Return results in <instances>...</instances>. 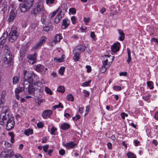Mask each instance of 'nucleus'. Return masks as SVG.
<instances>
[{
    "label": "nucleus",
    "instance_id": "nucleus-1",
    "mask_svg": "<svg viewBox=\"0 0 158 158\" xmlns=\"http://www.w3.org/2000/svg\"><path fill=\"white\" fill-rule=\"evenodd\" d=\"M23 85H30L39 79L38 76L31 71H23Z\"/></svg>",
    "mask_w": 158,
    "mask_h": 158
},
{
    "label": "nucleus",
    "instance_id": "nucleus-2",
    "mask_svg": "<svg viewBox=\"0 0 158 158\" xmlns=\"http://www.w3.org/2000/svg\"><path fill=\"white\" fill-rule=\"evenodd\" d=\"M34 0H24L21 4H20L19 7L21 12H25L29 10L33 5Z\"/></svg>",
    "mask_w": 158,
    "mask_h": 158
},
{
    "label": "nucleus",
    "instance_id": "nucleus-3",
    "mask_svg": "<svg viewBox=\"0 0 158 158\" xmlns=\"http://www.w3.org/2000/svg\"><path fill=\"white\" fill-rule=\"evenodd\" d=\"M19 35L16 27L13 26L8 35L9 41L11 42H14L18 38Z\"/></svg>",
    "mask_w": 158,
    "mask_h": 158
},
{
    "label": "nucleus",
    "instance_id": "nucleus-4",
    "mask_svg": "<svg viewBox=\"0 0 158 158\" xmlns=\"http://www.w3.org/2000/svg\"><path fill=\"white\" fill-rule=\"evenodd\" d=\"M45 11L43 9V6L42 5L39 4H36L34 8L32 10L31 13L34 15H38L40 13H43V11Z\"/></svg>",
    "mask_w": 158,
    "mask_h": 158
},
{
    "label": "nucleus",
    "instance_id": "nucleus-5",
    "mask_svg": "<svg viewBox=\"0 0 158 158\" xmlns=\"http://www.w3.org/2000/svg\"><path fill=\"white\" fill-rule=\"evenodd\" d=\"M23 88L24 92L27 94L33 93L36 90L33 84L30 85H24Z\"/></svg>",
    "mask_w": 158,
    "mask_h": 158
},
{
    "label": "nucleus",
    "instance_id": "nucleus-6",
    "mask_svg": "<svg viewBox=\"0 0 158 158\" xmlns=\"http://www.w3.org/2000/svg\"><path fill=\"white\" fill-rule=\"evenodd\" d=\"M12 57V55L10 52H6L4 59V63L7 64L9 66L12 64L13 62Z\"/></svg>",
    "mask_w": 158,
    "mask_h": 158
},
{
    "label": "nucleus",
    "instance_id": "nucleus-7",
    "mask_svg": "<svg viewBox=\"0 0 158 158\" xmlns=\"http://www.w3.org/2000/svg\"><path fill=\"white\" fill-rule=\"evenodd\" d=\"M32 84L36 90L38 91L40 93H42L43 92L42 84L38 80L34 82Z\"/></svg>",
    "mask_w": 158,
    "mask_h": 158
},
{
    "label": "nucleus",
    "instance_id": "nucleus-8",
    "mask_svg": "<svg viewBox=\"0 0 158 158\" xmlns=\"http://www.w3.org/2000/svg\"><path fill=\"white\" fill-rule=\"evenodd\" d=\"M6 129L7 130H10L14 127V120L13 118H10L6 122Z\"/></svg>",
    "mask_w": 158,
    "mask_h": 158
},
{
    "label": "nucleus",
    "instance_id": "nucleus-9",
    "mask_svg": "<svg viewBox=\"0 0 158 158\" xmlns=\"http://www.w3.org/2000/svg\"><path fill=\"white\" fill-rule=\"evenodd\" d=\"M5 110V113H2L1 114V115L2 116V117L0 119V124L1 125H2L4 123L7 122V117H6L5 114L8 111L9 108L7 106H4L3 107V110Z\"/></svg>",
    "mask_w": 158,
    "mask_h": 158
},
{
    "label": "nucleus",
    "instance_id": "nucleus-10",
    "mask_svg": "<svg viewBox=\"0 0 158 158\" xmlns=\"http://www.w3.org/2000/svg\"><path fill=\"white\" fill-rule=\"evenodd\" d=\"M6 95V92L5 90L2 91L0 97V108H2L5 102V98Z\"/></svg>",
    "mask_w": 158,
    "mask_h": 158
},
{
    "label": "nucleus",
    "instance_id": "nucleus-11",
    "mask_svg": "<svg viewBox=\"0 0 158 158\" xmlns=\"http://www.w3.org/2000/svg\"><path fill=\"white\" fill-rule=\"evenodd\" d=\"M17 15V11L15 10H12L9 14V17L8 19L9 22L12 21L15 18Z\"/></svg>",
    "mask_w": 158,
    "mask_h": 158
},
{
    "label": "nucleus",
    "instance_id": "nucleus-12",
    "mask_svg": "<svg viewBox=\"0 0 158 158\" xmlns=\"http://www.w3.org/2000/svg\"><path fill=\"white\" fill-rule=\"evenodd\" d=\"M34 69L38 72H44L47 70V68H45L44 66L41 64H38L35 66Z\"/></svg>",
    "mask_w": 158,
    "mask_h": 158
},
{
    "label": "nucleus",
    "instance_id": "nucleus-13",
    "mask_svg": "<svg viewBox=\"0 0 158 158\" xmlns=\"http://www.w3.org/2000/svg\"><path fill=\"white\" fill-rule=\"evenodd\" d=\"M62 39V37L61 34H58L56 35L54 39L51 42V45L52 46H53L56 43L59 42Z\"/></svg>",
    "mask_w": 158,
    "mask_h": 158
},
{
    "label": "nucleus",
    "instance_id": "nucleus-14",
    "mask_svg": "<svg viewBox=\"0 0 158 158\" xmlns=\"http://www.w3.org/2000/svg\"><path fill=\"white\" fill-rule=\"evenodd\" d=\"M52 113V111L51 110H46L43 112L42 117L44 118H47L50 117Z\"/></svg>",
    "mask_w": 158,
    "mask_h": 158
},
{
    "label": "nucleus",
    "instance_id": "nucleus-15",
    "mask_svg": "<svg viewBox=\"0 0 158 158\" xmlns=\"http://www.w3.org/2000/svg\"><path fill=\"white\" fill-rule=\"evenodd\" d=\"M120 44L119 42H117L113 45L111 47V49L114 53H116L118 51L120 48Z\"/></svg>",
    "mask_w": 158,
    "mask_h": 158
},
{
    "label": "nucleus",
    "instance_id": "nucleus-16",
    "mask_svg": "<svg viewBox=\"0 0 158 158\" xmlns=\"http://www.w3.org/2000/svg\"><path fill=\"white\" fill-rule=\"evenodd\" d=\"M64 145L67 149H73L75 148V146L76 145V144L74 142L71 141L68 143H66L64 144Z\"/></svg>",
    "mask_w": 158,
    "mask_h": 158
},
{
    "label": "nucleus",
    "instance_id": "nucleus-17",
    "mask_svg": "<svg viewBox=\"0 0 158 158\" xmlns=\"http://www.w3.org/2000/svg\"><path fill=\"white\" fill-rule=\"evenodd\" d=\"M70 21L67 19H64L62 22L61 28L63 29H66L70 24Z\"/></svg>",
    "mask_w": 158,
    "mask_h": 158
},
{
    "label": "nucleus",
    "instance_id": "nucleus-18",
    "mask_svg": "<svg viewBox=\"0 0 158 158\" xmlns=\"http://www.w3.org/2000/svg\"><path fill=\"white\" fill-rule=\"evenodd\" d=\"M57 11H59V13L57 14V15L55 18V22L56 23H58L60 22V20L62 18V16L61 14V13L62 12V10L59 8H58L57 10Z\"/></svg>",
    "mask_w": 158,
    "mask_h": 158
},
{
    "label": "nucleus",
    "instance_id": "nucleus-19",
    "mask_svg": "<svg viewBox=\"0 0 158 158\" xmlns=\"http://www.w3.org/2000/svg\"><path fill=\"white\" fill-rule=\"evenodd\" d=\"M85 46L83 45H80L76 47L74 49V51L77 52L79 53L84 51L85 50Z\"/></svg>",
    "mask_w": 158,
    "mask_h": 158
},
{
    "label": "nucleus",
    "instance_id": "nucleus-20",
    "mask_svg": "<svg viewBox=\"0 0 158 158\" xmlns=\"http://www.w3.org/2000/svg\"><path fill=\"white\" fill-rule=\"evenodd\" d=\"M111 57L110 55L108 56V55H105L103 57L104 59L105 60L104 61H102L103 65H105L106 66H108V67L109 66V63L108 61V58H109L110 57Z\"/></svg>",
    "mask_w": 158,
    "mask_h": 158
},
{
    "label": "nucleus",
    "instance_id": "nucleus-21",
    "mask_svg": "<svg viewBox=\"0 0 158 158\" xmlns=\"http://www.w3.org/2000/svg\"><path fill=\"white\" fill-rule=\"evenodd\" d=\"M69 124L67 123H62L61 125V128L63 130H66L69 129L70 127Z\"/></svg>",
    "mask_w": 158,
    "mask_h": 158
},
{
    "label": "nucleus",
    "instance_id": "nucleus-22",
    "mask_svg": "<svg viewBox=\"0 0 158 158\" xmlns=\"http://www.w3.org/2000/svg\"><path fill=\"white\" fill-rule=\"evenodd\" d=\"M46 19V12L45 11H43L41 16V20L43 24H44Z\"/></svg>",
    "mask_w": 158,
    "mask_h": 158
},
{
    "label": "nucleus",
    "instance_id": "nucleus-23",
    "mask_svg": "<svg viewBox=\"0 0 158 158\" xmlns=\"http://www.w3.org/2000/svg\"><path fill=\"white\" fill-rule=\"evenodd\" d=\"M37 55V53L35 52L33 55H28L27 57L29 59H31L36 61V56Z\"/></svg>",
    "mask_w": 158,
    "mask_h": 158
},
{
    "label": "nucleus",
    "instance_id": "nucleus-24",
    "mask_svg": "<svg viewBox=\"0 0 158 158\" xmlns=\"http://www.w3.org/2000/svg\"><path fill=\"white\" fill-rule=\"evenodd\" d=\"M73 53L74 56H73V59L75 61H77L79 59V55L80 53L78 52H77L74 50Z\"/></svg>",
    "mask_w": 158,
    "mask_h": 158
},
{
    "label": "nucleus",
    "instance_id": "nucleus-25",
    "mask_svg": "<svg viewBox=\"0 0 158 158\" xmlns=\"http://www.w3.org/2000/svg\"><path fill=\"white\" fill-rule=\"evenodd\" d=\"M118 31L120 35L119 37V39L120 40L123 41L125 38V35L123 32V31L121 30H118Z\"/></svg>",
    "mask_w": 158,
    "mask_h": 158
},
{
    "label": "nucleus",
    "instance_id": "nucleus-26",
    "mask_svg": "<svg viewBox=\"0 0 158 158\" xmlns=\"http://www.w3.org/2000/svg\"><path fill=\"white\" fill-rule=\"evenodd\" d=\"M9 152L7 153L6 152H2L1 153L0 155V157L1 158H9Z\"/></svg>",
    "mask_w": 158,
    "mask_h": 158
},
{
    "label": "nucleus",
    "instance_id": "nucleus-27",
    "mask_svg": "<svg viewBox=\"0 0 158 158\" xmlns=\"http://www.w3.org/2000/svg\"><path fill=\"white\" fill-rule=\"evenodd\" d=\"M24 134L27 136H29L30 135H31L33 133V131L32 129H28L25 130Z\"/></svg>",
    "mask_w": 158,
    "mask_h": 158
},
{
    "label": "nucleus",
    "instance_id": "nucleus-28",
    "mask_svg": "<svg viewBox=\"0 0 158 158\" xmlns=\"http://www.w3.org/2000/svg\"><path fill=\"white\" fill-rule=\"evenodd\" d=\"M23 91H24L23 87V88L20 87H19L16 88L15 89V94H19L20 93Z\"/></svg>",
    "mask_w": 158,
    "mask_h": 158
},
{
    "label": "nucleus",
    "instance_id": "nucleus-29",
    "mask_svg": "<svg viewBox=\"0 0 158 158\" xmlns=\"http://www.w3.org/2000/svg\"><path fill=\"white\" fill-rule=\"evenodd\" d=\"M61 107V108H63V106L60 102H59L58 105L54 106L52 108V110H55L56 109L59 108Z\"/></svg>",
    "mask_w": 158,
    "mask_h": 158
},
{
    "label": "nucleus",
    "instance_id": "nucleus-30",
    "mask_svg": "<svg viewBox=\"0 0 158 158\" xmlns=\"http://www.w3.org/2000/svg\"><path fill=\"white\" fill-rule=\"evenodd\" d=\"M127 49L128 55V57L127 60V62L128 64H129L131 60V52L129 48H127Z\"/></svg>",
    "mask_w": 158,
    "mask_h": 158
},
{
    "label": "nucleus",
    "instance_id": "nucleus-31",
    "mask_svg": "<svg viewBox=\"0 0 158 158\" xmlns=\"http://www.w3.org/2000/svg\"><path fill=\"white\" fill-rule=\"evenodd\" d=\"M65 58V56L63 55L61 58H55L54 60L56 62H61L64 61V59Z\"/></svg>",
    "mask_w": 158,
    "mask_h": 158
},
{
    "label": "nucleus",
    "instance_id": "nucleus-32",
    "mask_svg": "<svg viewBox=\"0 0 158 158\" xmlns=\"http://www.w3.org/2000/svg\"><path fill=\"white\" fill-rule=\"evenodd\" d=\"M127 156L128 158H136V156L131 152H128L127 154Z\"/></svg>",
    "mask_w": 158,
    "mask_h": 158
},
{
    "label": "nucleus",
    "instance_id": "nucleus-33",
    "mask_svg": "<svg viewBox=\"0 0 158 158\" xmlns=\"http://www.w3.org/2000/svg\"><path fill=\"white\" fill-rule=\"evenodd\" d=\"M8 36L7 32H4L2 35L1 37L0 38V40H4L6 41V39Z\"/></svg>",
    "mask_w": 158,
    "mask_h": 158
},
{
    "label": "nucleus",
    "instance_id": "nucleus-34",
    "mask_svg": "<svg viewBox=\"0 0 158 158\" xmlns=\"http://www.w3.org/2000/svg\"><path fill=\"white\" fill-rule=\"evenodd\" d=\"M46 39L47 38L45 36H43L41 37L39 42L42 45L43 44L45 43Z\"/></svg>",
    "mask_w": 158,
    "mask_h": 158
},
{
    "label": "nucleus",
    "instance_id": "nucleus-35",
    "mask_svg": "<svg viewBox=\"0 0 158 158\" xmlns=\"http://www.w3.org/2000/svg\"><path fill=\"white\" fill-rule=\"evenodd\" d=\"M108 68V66H106L103 65L100 69V72L102 73H104L106 71V69Z\"/></svg>",
    "mask_w": 158,
    "mask_h": 158
},
{
    "label": "nucleus",
    "instance_id": "nucleus-36",
    "mask_svg": "<svg viewBox=\"0 0 158 158\" xmlns=\"http://www.w3.org/2000/svg\"><path fill=\"white\" fill-rule=\"evenodd\" d=\"M9 135L11 137L10 141L11 143H13L15 141V140L14 139V137H15V135L14 133L12 132H10L9 133Z\"/></svg>",
    "mask_w": 158,
    "mask_h": 158
},
{
    "label": "nucleus",
    "instance_id": "nucleus-37",
    "mask_svg": "<svg viewBox=\"0 0 158 158\" xmlns=\"http://www.w3.org/2000/svg\"><path fill=\"white\" fill-rule=\"evenodd\" d=\"M57 91L59 92L64 93L65 91L64 88L63 86H59L57 88Z\"/></svg>",
    "mask_w": 158,
    "mask_h": 158
},
{
    "label": "nucleus",
    "instance_id": "nucleus-38",
    "mask_svg": "<svg viewBox=\"0 0 158 158\" xmlns=\"http://www.w3.org/2000/svg\"><path fill=\"white\" fill-rule=\"evenodd\" d=\"M147 86L151 89H152L153 88V83L151 81H148L147 82Z\"/></svg>",
    "mask_w": 158,
    "mask_h": 158
},
{
    "label": "nucleus",
    "instance_id": "nucleus-39",
    "mask_svg": "<svg viewBox=\"0 0 158 158\" xmlns=\"http://www.w3.org/2000/svg\"><path fill=\"white\" fill-rule=\"evenodd\" d=\"M38 25V23L37 22L32 23L31 25V27L34 30L37 27Z\"/></svg>",
    "mask_w": 158,
    "mask_h": 158
},
{
    "label": "nucleus",
    "instance_id": "nucleus-40",
    "mask_svg": "<svg viewBox=\"0 0 158 158\" xmlns=\"http://www.w3.org/2000/svg\"><path fill=\"white\" fill-rule=\"evenodd\" d=\"M57 131V128L54 127H52L51 130L50 134L52 135H55V132Z\"/></svg>",
    "mask_w": 158,
    "mask_h": 158
},
{
    "label": "nucleus",
    "instance_id": "nucleus-41",
    "mask_svg": "<svg viewBox=\"0 0 158 158\" xmlns=\"http://www.w3.org/2000/svg\"><path fill=\"white\" fill-rule=\"evenodd\" d=\"M19 78L17 76H15L13 78V83L14 84H17L19 81Z\"/></svg>",
    "mask_w": 158,
    "mask_h": 158
},
{
    "label": "nucleus",
    "instance_id": "nucleus-42",
    "mask_svg": "<svg viewBox=\"0 0 158 158\" xmlns=\"http://www.w3.org/2000/svg\"><path fill=\"white\" fill-rule=\"evenodd\" d=\"M67 99L68 100L72 101L74 100L73 96L71 94H69L67 96Z\"/></svg>",
    "mask_w": 158,
    "mask_h": 158
},
{
    "label": "nucleus",
    "instance_id": "nucleus-43",
    "mask_svg": "<svg viewBox=\"0 0 158 158\" xmlns=\"http://www.w3.org/2000/svg\"><path fill=\"white\" fill-rule=\"evenodd\" d=\"M65 68L64 67H61L59 70V73L61 75L64 74V71Z\"/></svg>",
    "mask_w": 158,
    "mask_h": 158
},
{
    "label": "nucleus",
    "instance_id": "nucleus-44",
    "mask_svg": "<svg viewBox=\"0 0 158 158\" xmlns=\"http://www.w3.org/2000/svg\"><path fill=\"white\" fill-rule=\"evenodd\" d=\"M56 2V0H46V2L47 4L55 3Z\"/></svg>",
    "mask_w": 158,
    "mask_h": 158
},
{
    "label": "nucleus",
    "instance_id": "nucleus-45",
    "mask_svg": "<svg viewBox=\"0 0 158 158\" xmlns=\"http://www.w3.org/2000/svg\"><path fill=\"white\" fill-rule=\"evenodd\" d=\"M42 45L39 42L36 44L34 47L33 49L35 50H37Z\"/></svg>",
    "mask_w": 158,
    "mask_h": 158
},
{
    "label": "nucleus",
    "instance_id": "nucleus-46",
    "mask_svg": "<svg viewBox=\"0 0 158 158\" xmlns=\"http://www.w3.org/2000/svg\"><path fill=\"white\" fill-rule=\"evenodd\" d=\"M113 89L114 90L116 91H119L122 89L121 87L117 85L114 86L113 87Z\"/></svg>",
    "mask_w": 158,
    "mask_h": 158
},
{
    "label": "nucleus",
    "instance_id": "nucleus-47",
    "mask_svg": "<svg viewBox=\"0 0 158 158\" xmlns=\"http://www.w3.org/2000/svg\"><path fill=\"white\" fill-rule=\"evenodd\" d=\"M45 91L46 93L49 94L50 95H51L52 94V92L51 91V89L48 88V87H46L45 88Z\"/></svg>",
    "mask_w": 158,
    "mask_h": 158
},
{
    "label": "nucleus",
    "instance_id": "nucleus-48",
    "mask_svg": "<svg viewBox=\"0 0 158 158\" xmlns=\"http://www.w3.org/2000/svg\"><path fill=\"white\" fill-rule=\"evenodd\" d=\"M91 82V80L82 83V85L84 86H87L89 85L90 83Z\"/></svg>",
    "mask_w": 158,
    "mask_h": 158
},
{
    "label": "nucleus",
    "instance_id": "nucleus-49",
    "mask_svg": "<svg viewBox=\"0 0 158 158\" xmlns=\"http://www.w3.org/2000/svg\"><path fill=\"white\" fill-rule=\"evenodd\" d=\"M69 11L71 14H74L76 13V10L75 8H71L69 9Z\"/></svg>",
    "mask_w": 158,
    "mask_h": 158
},
{
    "label": "nucleus",
    "instance_id": "nucleus-50",
    "mask_svg": "<svg viewBox=\"0 0 158 158\" xmlns=\"http://www.w3.org/2000/svg\"><path fill=\"white\" fill-rule=\"evenodd\" d=\"M37 126L39 128H42L44 126L43 123L42 122H40L37 124Z\"/></svg>",
    "mask_w": 158,
    "mask_h": 158
},
{
    "label": "nucleus",
    "instance_id": "nucleus-51",
    "mask_svg": "<svg viewBox=\"0 0 158 158\" xmlns=\"http://www.w3.org/2000/svg\"><path fill=\"white\" fill-rule=\"evenodd\" d=\"M84 21L85 23V25H87L89 21L90 20V19L89 17L86 18L85 17L84 18Z\"/></svg>",
    "mask_w": 158,
    "mask_h": 158
},
{
    "label": "nucleus",
    "instance_id": "nucleus-52",
    "mask_svg": "<svg viewBox=\"0 0 158 158\" xmlns=\"http://www.w3.org/2000/svg\"><path fill=\"white\" fill-rule=\"evenodd\" d=\"M83 92L85 94V97H88L89 95V91L86 90H84L83 91Z\"/></svg>",
    "mask_w": 158,
    "mask_h": 158
},
{
    "label": "nucleus",
    "instance_id": "nucleus-53",
    "mask_svg": "<svg viewBox=\"0 0 158 158\" xmlns=\"http://www.w3.org/2000/svg\"><path fill=\"white\" fill-rule=\"evenodd\" d=\"M56 13H57V14H58V13H59V11H57V10L56 11H54L52 13L50 14V17L51 18H53L55 15Z\"/></svg>",
    "mask_w": 158,
    "mask_h": 158
},
{
    "label": "nucleus",
    "instance_id": "nucleus-54",
    "mask_svg": "<svg viewBox=\"0 0 158 158\" xmlns=\"http://www.w3.org/2000/svg\"><path fill=\"white\" fill-rule=\"evenodd\" d=\"M9 158H15V154H14L13 151L11 152L9 154Z\"/></svg>",
    "mask_w": 158,
    "mask_h": 158
},
{
    "label": "nucleus",
    "instance_id": "nucleus-55",
    "mask_svg": "<svg viewBox=\"0 0 158 158\" xmlns=\"http://www.w3.org/2000/svg\"><path fill=\"white\" fill-rule=\"evenodd\" d=\"M50 29V27L49 26H46L44 27L43 30L45 31H49Z\"/></svg>",
    "mask_w": 158,
    "mask_h": 158
},
{
    "label": "nucleus",
    "instance_id": "nucleus-56",
    "mask_svg": "<svg viewBox=\"0 0 158 158\" xmlns=\"http://www.w3.org/2000/svg\"><path fill=\"white\" fill-rule=\"evenodd\" d=\"M71 20L73 24H74L76 22V19L74 16H73L71 17Z\"/></svg>",
    "mask_w": 158,
    "mask_h": 158
},
{
    "label": "nucleus",
    "instance_id": "nucleus-57",
    "mask_svg": "<svg viewBox=\"0 0 158 158\" xmlns=\"http://www.w3.org/2000/svg\"><path fill=\"white\" fill-rule=\"evenodd\" d=\"M151 96V95H150L149 94L148 95L146 96H145L143 97V99L144 100H145L146 101H147L149 100V99L150 98Z\"/></svg>",
    "mask_w": 158,
    "mask_h": 158
},
{
    "label": "nucleus",
    "instance_id": "nucleus-58",
    "mask_svg": "<svg viewBox=\"0 0 158 158\" xmlns=\"http://www.w3.org/2000/svg\"><path fill=\"white\" fill-rule=\"evenodd\" d=\"M13 107L15 108H17L18 106L17 102L16 101H14L13 102Z\"/></svg>",
    "mask_w": 158,
    "mask_h": 158
},
{
    "label": "nucleus",
    "instance_id": "nucleus-59",
    "mask_svg": "<svg viewBox=\"0 0 158 158\" xmlns=\"http://www.w3.org/2000/svg\"><path fill=\"white\" fill-rule=\"evenodd\" d=\"M48 147L49 146L48 145H46L43 147V150L45 152H47Z\"/></svg>",
    "mask_w": 158,
    "mask_h": 158
},
{
    "label": "nucleus",
    "instance_id": "nucleus-60",
    "mask_svg": "<svg viewBox=\"0 0 158 158\" xmlns=\"http://www.w3.org/2000/svg\"><path fill=\"white\" fill-rule=\"evenodd\" d=\"M59 153L60 155H64L65 153V150L63 149H61L59 151Z\"/></svg>",
    "mask_w": 158,
    "mask_h": 158
},
{
    "label": "nucleus",
    "instance_id": "nucleus-61",
    "mask_svg": "<svg viewBox=\"0 0 158 158\" xmlns=\"http://www.w3.org/2000/svg\"><path fill=\"white\" fill-rule=\"evenodd\" d=\"M80 118V116L79 115H77L73 118V119L74 120H77Z\"/></svg>",
    "mask_w": 158,
    "mask_h": 158
},
{
    "label": "nucleus",
    "instance_id": "nucleus-62",
    "mask_svg": "<svg viewBox=\"0 0 158 158\" xmlns=\"http://www.w3.org/2000/svg\"><path fill=\"white\" fill-rule=\"evenodd\" d=\"M5 42V41L0 40V48H2L3 47Z\"/></svg>",
    "mask_w": 158,
    "mask_h": 158
},
{
    "label": "nucleus",
    "instance_id": "nucleus-63",
    "mask_svg": "<svg viewBox=\"0 0 158 158\" xmlns=\"http://www.w3.org/2000/svg\"><path fill=\"white\" fill-rule=\"evenodd\" d=\"M5 42V41L0 40V48H2L3 47Z\"/></svg>",
    "mask_w": 158,
    "mask_h": 158
},
{
    "label": "nucleus",
    "instance_id": "nucleus-64",
    "mask_svg": "<svg viewBox=\"0 0 158 158\" xmlns=\"http://www.w3.org/2000/svg\"><path fill=\"white\" fill-rule=\"evenodd\" d=\"M28 63L31 64H33L34 63H35L36 62V61L35 60H33L31 59H29L28 60Z\"/></svg>",
    "mask_w": 158,
    "mask_h": 158
}]
</instances>
